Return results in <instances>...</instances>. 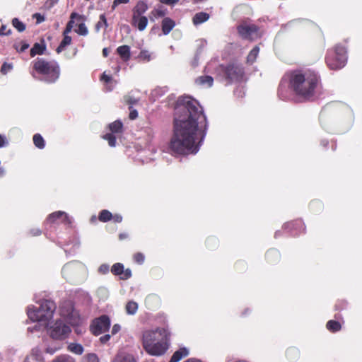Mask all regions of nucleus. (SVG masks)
I'll use <instances>...</instances> for the list:
<instances>
[{
    "label": "nucleus",
    "mask_w": 362,
    "mask_h": 362,
    "mask_svg": "<svg viewBox=\"0 0 362 362\" xmlns=\"http://www.w3.org/2000/svg\"><path fill=\"white\" fill-rule=\"evenodd\" d=\"M112 214L107 209H103V210L100 211L99 213V215H98V220L100 222H103V223L110 221L112 219Z\"/></svg>",
    "instance_id": "nucleus-29"
},
{
    "label": "nucleus",
    "mask_w": 362,
    "mask_h": 362,
    "mask_svg": "<svg viewBox=\"0 0 362 362\" xmlns=\"http://www.w3.org/2000/svg\"><path fill=\"white\" fill-rule=\"evenodd\" d=\"M68 350L76 354L81 355L83 352V347L80 344L71 343L68 346Z\"/></svg>",
    "instance_id": "nucleus-32"
},
{
    "label": "nucleus",
    "mask_w": 362,
    "mask_h": 362,
    "mask_svg": "<svg viewBox=\"0 0 362 362\" xmlns=\"http://www.w3.org/2000/svg\"><path fill=\"white\" fill-rule=\"evenodd\" d=\"M114 362H135L131 356H117Z\"/></svg>",
    "instance_id": "nucleus-43"
},
{
    "label": "nucleus",
    "mask_w": 362,
    "mask_h": 362,
    "mask_svg": "<svg viewBox=\"0 0 362 362\" xmlns=\"http://www.w3.org/2000/svg\"><path fill=\"white\" fill-rule=\"evenodd\" d=\"M130 112L129 115V117L130 119L134 120L138 117V112L135 109H132V107H129Z\"/></svg>",
    "instance_id": "nucleus-51"
},
{
    "label": "nucleus",
    "mask_w": 362,
    "mask_h": 362,
    "mask_svg": "<svg viewBox=\"0 0 362 362\" xmlns=\"http://www.w3.org/2000/svg\"><path fill=\"white\" fill-rule=\"evenodd\" d=\"M13 68V66L11 64H8L6 62H4L1 67V72L3 74H7L10 70H11Z\"/></svg>",
    "instance_id": "nucleus-45"
},
{
    "label": "nucleus",
    "mask_w": 362,
    "mask_h": 362,
    "mask_svg": "<svg viewBox=\"0 0 362 362\" xmlns=\"http://www.w3.org/2000/svg\"><path fill=\"white\" fill-rule=\"evenodd\" d=\"M129 0H114L113 4L112 5V9L115 10V8L121 4H127L129 3Z\"/></svg>",
    "instance_id": "nucleus-52"
},
{
    "label": "nucleus",
    "mask_w": 362,
    "mask_h": 362,
    "mask_svg": "<svg viewBox=\"0 0 362 362\" xmlns=\"http://www.w3.org/2000/svg\"><path fill=\"white\" fill-rule=\"evenodd\" d=\"M46 49V45L45 43L40 44V43H35L33 45V47L31 48L30 51V54L31 57H34L35 55H41L44 53L45 50Z\"/></svg>",
    "instance_id": "nucleus-22"
},
{
    "label": "nucleus",
    "mask_w": 362,
    "mask_h": 362,
    "mask_svg": "<svg viewBox=\"0 0 362 362\" xmlns=\"http://www.w3.org/2000/svg\"><path fill=\"white\" fill-rule=\"evenodd\" d=\"M101 80L104 81L106 83H110L112 81V77L109 75H106L105 74H103L101 76Z\"/></svg>",
    "instance_id": "nucleus-60"
},
{
    "label": "nucleus",
    "mask_w": 362,
    "mask_h": 362,
    "mask_svg": "<svg viewBox=\"0 0 362 362\" xmlns=\"http://www.w3.org/2000/svg\"><path fill=\"white\" fill-rule=\"evenodd\" d=\"M265 258L268 264L274 265L279 262L281 255L277 250L270 249L266 252Z\"/></svg>",
    "instance_id": "nucleus-15"
},
{
    "label": "nucleus",
    "mask_w": 362,
    "mask_h": 362,
    "mask_svg": "<svg viewBox=\"0 0 362 362\" xmlns=\"http://www.w3.org/2000/svg\"><path fill=\"white\" fill-rule=\"evenodd\" d=\"M176 23L174 20L169 17H165L161 21V30L163 34L165 35H168L175 27Z\"/></svg>",
    "instance_id": "nucleus-16"
},
{
    "label": "nucleus",
    "mask_w": 362,
    "mask_h": 362,
    "mask_svg": "<svg viewBox=\"0 0 362 362\" xmlns=\"http://www.w3.org/2000/svg\"><path fill=\"white\" fill-rule=\"evenodd\" d=\"M75 332L77 334H81L82 333H83L85 331L80 327V325L78 326V327H75Z\"/></svg>",
    "instance_id": "nucleus-64"
},
{
    "label": "nucleus",
    "mask_w": 362,
    "mask_h": 362,
    "mask_svg": "<svg viewBox=\"0 0 362 362\" xmlns=\"http://www.w3.org/2000/svg\"><path fill=\"white\" fill-rule=\"evenodd\" d=\"M120 329H121V327L119 325H118V324L114 325L112 328V335L116 334L117 332H119L120 331Z\"/></svg>",
    "instance_id": "nucleus-61"
},
{
    "label": "nucleus",
    "mask_w": 362,
    "mask_h": 362,
    "mask_svg": "<svg viewBox=\"0 0 362 362\" xmlns=\"http://www.w3.org/2000/svg\"><path fill=\"white\" fill-rule=\"evenodd\" d=\"M309 207L310 210H312L313 211L317 212L323 209V204L322 202L319 200H313L312 202H310Z\"/></svg>",
    "instance_id": "nucleus-33"
},
{
    "label": "nucleus",
    "mask_w": 362,
    "mask_h": 362,
    "mask_svg": "<svg viewBox=\"0 0 362 362\" xmlns=\"http://www.w3.org/2000/svg\"><path fill=\"white\" fill-rule=\"evenodd\" d=\"M131 24L132 26L137 28L140 31H143L148 25V18L144 16H138L135 19L132 17Z\"/></svg>",
    "instance_id": "nucleus-18"
},
{
    "label": "nucleus",
    "mask_w": 362,
    "mask_h": 362,
    "mask_svg": "<svg viewBox=\"0 0 362 362\" xmlns=\"http://www.w3.org/2000/svg\"><path fill=\"white\" fill-rule=\"evenodd\" d=\"M111 272L115 276H119L121 280H127L132 277V271L127 268L124 269L123 264L115 263L111 267Z\"/></svg>",
    "instance_id": "nucleus-12"
},
{
    "label": "nucleus",
    "mask_w": 362,
    "mask_h": 362,
    "mask_svg": "<svg viewBox=\"0 0 362 362\" xmlns=\"http://www.w3.org/2000/svg\"><path fill=\"white\" fill-rule=\"evenodd\" d=\"M288 87L304 101H315L322 93L320 75L311 69H297L288 74Z\"/></svg>",
    "instance_id": "nucleus-2"
},
{
    "label": "nucleus",
    "mask_w": 362,
    "mask_h": 362,
    "mask_svg": "<svg viewBox=\"0 0 362 362\" xmlns=\"http://www.w3.org/2000/svg\"><path fill=\"white\" fill-rule=\"evenodd\" d=\"M210 18V15L206 12H199L195 13L192 18L193 24L197 26L204 22H206Z\"/></svg>",
    "instance_id": "nucleus-20"
},
{
    "label": "nucleus",
    "mask_w": 362,
    "mask_h": 362,
    "mask_svg": "<svg viewBox=\"0 0 362 362\" xmlns=\"http://www.w3.org/2000/svg\"><path fill=\"white\" fill-rule=\"evenodd\" d=\"M133 259L136 264H142L145 261V256L141 252H136L133 255Z\"/></svg>",
    "instance_id": "nucleus-39"
},
{
    "label": "nucleus",
    "mask_w": 362,
    "mask_h": 362,
    "mask_svg": "<svg viewBox=\"0 0 362 362\" xmlns=\"http://www.w3.org/2000/svg\"><path fill=\"white\" fill-rule=\"evenodd\" d=\"M70 21L67 23L65 29L63 31V34L69 35V33H71L73 27H74V19L78 18L81 19L82 18V16L75 12L72 13L70 16Z\"/></svg>",
    "instance_id": "nucleus-24"
},
{
    "label": "nucleus",
    "mask_w": 362,
    "mask_h": 362,
    "mask_svg": "<svg viewBox=\"0 0 362 362\" xmlns=\"http://www.w3.org/2000/svg\"><path fill=\"white\" fill-rule=\"evenodd\" d=\"M214 78L210 76H202L196 79V83L200 86H212Z\"/></svg>",
    "instance_id": "nucleus-25"
},
{
    "label": "nucleus",
    "mask_w": 362,
    "mask_h": 362,
    "mask_svg": "<svg viewBox=\"0 0 362 362\" xmlns=\"http://www.w3.org/2000/svg\"><path fill=\"white\" fill-rule=\"evenodd\" d=\"M206 244L209 247H214L218 245V241L215 238H209L206 240Z\"/></svg>",
    "instance_id": "nucleus-46"
},
{
    "label": "nucleus",
    "mask_w": 362,
    "mask_h": 362,
    "mask_svg": "<svg viewBox=\"0 0 362 362\" xmlns=\"http://www.w3.org/2000/svg\"><path fill=\"white\" fill-rule=\"evenodd\" d=\"M63 40L60 42L59 45L57 47L56 52L59 54L63 50H64L65 47L69 45H71L72 39L71 37L69 35L63 34Z\"/></svg>",
    "instance_id": "nucleus-26"
},
{
    "label": "nucleus",
    "mask_w": 362,
    "mask_h": 362,
    "mask_svg": "<svg viewBox=\"0 0 362 362\" xmlns=\"http://www.w3.org/2000/svg\"><path fill=\"white\" fill-rule=\"evenodd\" d=\"M57 308L53 300H44L37 309L28 308V315L33 321H46L52 317Z\"/></svg>",
    "instance_id": "nucleus-6"
},
{
    "label": "nucleus",
    "mask_w": 362,
    "mask_h": 362,
    "mask_svg": "<svg viewBox=\"0 0 362 362\" xmlns=\"http://www.w3.org/2000/svg\"><path fill=\"white\" fill-rule=\"evenodd\" d=\"M206 117L199 103L190 97L178 98L175 107L170 151L177 155L197 153L206 134Z\"/></svg>",
    "instance_id": "nucleus-1"
},
{
    "label": "nucleus",
    "mask_w": 362,
    "mask_h": 362,
    "mask_svg": "<svg viewBox=\"0 0 362 362\" xmlns=\"http://www.w3.org/2000/svg\"><path fill=\"white\" fill-rule=\"evenodd\" d=\"M29 47V44L25 42H21V47H18V46L15 45V48L17 52H23Z\"/></svg>",
    "instance_id": "nucleus-48"
},
{
    "label": "nucleus",
    "mask_w": 362,
    "mask_h": 362,
    "mask_svg": "<svg viewBox=\"0 0 362 362\" xmlns=\"http://www.w3.org/2000/svg\"><path fill=\"white\" fill-rule=\"evenodd\" d=\"M338 320H330L326 323V328L332 333H335L341 329V323L344 322L341 315L335 316Z\"/></svg>",
    "instance_id": "nucleus-14"
},
{
    "label": "nucleus",
    "mask_w": 362,
    "mask_h": 362,
    "mask_svg": "<svg viewBox=\"0 0 362 362\" xmlns=\"http://www.w3.org/2000/svg\"><path fill=\"white\" fill-rule=\"evenodd\" d=\"M11 33V30L8 29L6 25H2L0 28V36L1 35H9Z\"/></svg>",
    "instance_id": "nucleus-49"
},
{
    "label": "nucleus",
    "mask_w": 362,
    "mask_h": 362,
    "mask_svg": "<svg viewBox=\"0 0 362 362\" xmlns=\"http://www.w3.org/2000/svg\"><path fill=\"white\" fill-rule=\"evenodd\" d=\"M87 362H99V359L95 354H89L87 356Z\"/></svg>",
    "instance_id": "nucleus-50"
},
{
    "label": "nucleus",
    "mask_w": 362,
    "mask_h": 362,
    "mask_svg": "<svg viewBox=\"0 0 362 362\" xmlns=\"http://www.w3.org/2000/svg\"><path fill=\"white\" fill-rule=\"evenodd\" d=\"M62 215H63V211H58L53 212L49 215L47 221L50 223H55L57 220H61Z\"/></svg>",
    "instance_id": "nucleus-35"
},
{
    "label": "nucleus",
    "mask_w": 362,
    "mask_h": 362,
    "mask_svg": "<svg viewBox=\"0 0 362 362\" xmlns=\"http://www.w3.org/2000/svg\"><path fill=\"white\" fill-rule=\"evenodd\" d=\"M114 223H121L123 220L122 216L119 214H112V219Z\"/></svg>",
    "instance_id": "nucleus-53"
},
{
    "label": "nucleus",
    "mask_w": 362,
    "mask_h": 362,
    "mask_svg": "<svg viewBox=\"0 0 362 362\" xmlns=\"http://www.w3.org/2000/svg\"><path fill=\"white\" fill-rule=\"evenodd\" d=\"M108 129L112 134H119L123 132V124L120 120H115L108 125Z\"/></svg>",
    "instance_id": "nucleus-23"
},
{
    "label": "nucleus",
    "mask_w": 362,
    "mask_h": 362,
    "mask_svg": "<svg viewBox=\"0 0 362 362\" xmlns=\"http://www.w3.org/2000/svg\"><path fill=\"white\" fill-rule=\"evenodd\" d=\"M109 271V267L108 265L107 264H102L100 267H99V272L101 273V274H106Z\"/></svg>",
    "instance_id": "nucleus-57"
},
{
    "label": "nucleus",
    "mask_w": 362,
    "mask_h": 362,
    "mask_svg": "<svg viewBox=\"0 0 362 362\" xmlns=\"http://www.w3.org/2000/svg\"><path fill=\"white\" fill-rule=\"evenodd\" d=\"M347 307V302L345 300H338L335 305H334V309L337 311H341L344 309H346Z\"/></svg>",
    "instance_id": "nucleus-37"
},
{
    "label": "nucleus",
    "mask_w": 362,
    "mask_h": 362,
    "mask_svg": "<svg viewBox=\"0 0 362 362\" xmlns=\"http://www.w3.org/2000/svg\"><path fill=\"white\" fill-rule=\"evenodd\" d=\"M76 33H77L80 35L85 36L88 35V30L85 25V23H81L78 25V28L75 30Z\"/></svg>",
    "instance_id": "nucleus-40"
},
{
    "label": "nucleus",
    "mask_w": 362,
    "mask_h": 362,
    "mask_svg": "<svg viewBox=\"0 0 362 362\" xmlns=\"http://www.w3.org/2000/svg\"><path fill=\"white\" fill-rule=\"evenodd\" d=\"M137 310L138 304L136 302L130 300L126 304L125 310L128 315H134Z\"/></svg>",
    "instance_id": "nucleus-30"
},
{
    "label": "nucleus",
    "mask_w": 362,
    "mask_h": 362,
    "mask_svg": "<svg viewBox=\"0 0 362 362\" xmlns=\"http://www.w3.org/2000/svg\"><path fill=\"white\" fill-rule=\"evenodd\" d=\"M116 52L124 62H128L131 58L130 47L128 45L119 46Z\"/></svg>",
    "instance_id": "nucleus-19"
},
{
    "label": "nucleus",
    "mask_w": 362,
    "mask_h": 362,
    "mask_svg": "<svg viewBox=\"0 0 362 362\" xmlns=\"http://www.w3.org/2000/svg\"><path fill=\"white\" fill-rule=\"evenodd\" d=\"M61 315L72 327H78L82 323L79 313L74 309L71 303H67L61 308Z\"/></svg>",
    "instance_id": "nucleus-9"
},
{
    "label": "nucleus",
    "mask_w": 362,
    "mask_h": 362,
    "mask_svg": "<svg viewBox=\"0 0 362 362\" xmlns=\"http://www.w3.org/2000/svg\"><path fill=\"white\" fill-rule=\"evenodd\" d=\"M30 73L33 76H35L36 73L42 76L45 81L53 83L59 78L60 70L56 62L37 57L32 62V71Z\"/></svg>",
    "instance_id": "nucleus-4"
},
{
    "label": "nucleus",
    "mask_w": 362,
    "mask_h": 362,
    "mask_svg": "<svg viewBox=\"0 0 362 362\" xmlns=\"http://www.w3.org/2000/svg\"><path fill=\"white\" fill-rule=\"evenodd\" d=\"M180 0H159V1L163 4H166L168 6H174L177 4Z\"/></svg>",
    "instance_id": "nucleus-55"
},
{
    "label": "nucleus",
    "mask_w": 362,
    "mask_h": 362,
    "mask_svg": "<svg viewBox=\"0 0 362 362\" xmlns=\"http://www.w3.org/2000/svg\"><path fill=\"white\" fill-rule=\"evenodd\" d=\"M189 354L188 350L183 347L174 352L169 362H179L182 358Z\"/></svg>",
    "instance_id": "nucleus-21"
},
{
    "label": "nucleus",
    "mask_w": 362,
    "mask_h": 362,
    "mask_svg": "<svg viewBox=\"0 0 362 362\" xmlns=\"http://www.w3.org/2000/svg\"><path fill=\"white\" fill-rule=\"evenodd\" d=\"M59 349L58 347H47L45 352L49 354H54Z\"/></svg>",
    "instance_id": "nucleus-62"
},
{
    "label": "nucleus",
    "mask_w": 362,
    "mask_h": 362,
    "mask_svg": "<svg viewBox=\"0 0 362 362\" xmlns=\"http://www.w3.org/2000/svg\"><path fill=\"white\" fill-rule=\"evenodd\" d=\"M52 362H74L73 358L67 355L57 356Z\"/></svg>",
    "instance_id": "nucleus-42"
},
{
    "label": "nucleus",
    "mask_w": 362,
    "mask_h": 362,
    "mask_svg": "<svg viewBox=\"0 0 362 362\" xmlns=\"http://www.w3.org/2000/svg\"><path fill=\"white\" fill-rule=\"evenodd\" d=\"M336 106L334 105H327L323 109V112H331L335 110Z\"/></svg>",
    "instance_id": "nucleus-56"
},
{
    "label": "nucleus",
    "mask_w": 362,
    "mask_h": 362,
    "mask_svg": "<svg viewBox=\"0 0 362 362\" xmlns=\"http://www.w3.org/2000/svg\"><path fill=\"white\" fill-rule=\"evenodd\" d=\"M237 31L243 39L252 41L254 40V36H257L259 27L255 24L242 22L237 26Z\"/></svg>",
    "instance_id": "nucleus-10"
},
{
    "label": "nucleus",
    "mask_w": 362,
    "mask_h": 362,
    "mask_svg": "<svg viewBox=\"0 0 362 362\" xmlns=\"http://www.w3.org/2000/svg\"><path fill=\"white\" fill-rule=\"evenodd\" d=\"M33 18L36 19L37 23H40L45 21V17L39 13H34Z\"/></svg>",
    "instance_id": "nucleus-54"
},
{
    "label": "nucleus",
    "mask_w": 362,
    "mask_h": 362,
    "mask_svg": "<svg viewBox=\"0 0 362 362\" xmlns=\"http://www.w3.org/2000/svg\"><path fill=\"white\" fill-rule=\"evenodd\" d=\"M103 139L107 141L108 144L111 147H114L116 145V137L114 135V134L112 133H107L103 136Z\"/></svg>",
    "instance_id": "nucleus-36"
},
{
    "label": "nucleus",
    "mask_w": 362,
    "mask_h": 362,
    "mask_svg": "<svg viewBox=\"0 0 362 362\" xmlns=\"http://www.w3.org/2000/svg\"><path fill=\"white\" fill-rule=\"evenodd\" d=\"M103 25L106 28L108 26L107 19L105 14L100 16V21L96 24V29L99 30Z\"/></svg>",
    "instance_id": "nucleus-41"
},
{
    "label": "nucleus",
    "mask_w": 362,
    "mask_h": 362,
    "mask_svg": "<svg viewBox=\"0 0 362 362\" xmlns=\"http://www.w3.org/2000/svg\"><path fill=\"white\" fill-rule=\"evenodd\" d=\"M170 337V332L165 327L146 330L142 334L143 348L151 356H162L169 349Z\"/></svg>",
    "instance_id": "nucleus-3"
},
{
    "label": "nucleus",
    "mask_w": 362,
    "mask_h": 362,
    "mask_svg": "<svg viewBox=\"0 0 362 362\" xmlns=\"http://www.w3.org/2000/svg\"><path fill=\"white\" fill-rule=\"evenodd\" d=\"M136 59L139 62H148L151 60V53L148 50L142 49L139 52Z\"/></svg>",
    "instance_id": "nucleus-28"
},
{
    "label": "nucleus",
    "mask_w": 362,
    "mask_h": 362,
    "mask_svg": "<svg viewBox=\"0 0 362 362\" xmlns=\"http://www.w3.org/2000/svg\"><path fill=\"white\" fill-rule=\"evenodd\" d=\"M110 319L107 315H103L93 319L90 325L89 329L94 336H98L107 332L110 327Z\"/></svg>",
    "instance_id": "nucleus-7"
},
{
    "label": "nucleus",
    "mask_w": 362,
    "mask_h": 362,
    "mask_svg": "<svg viewBox=\"0 0 362 362\" xmlns=\"http://www.w3.org/2000/svg\"><path fill=\"white\" fill-rule=\"evenodd\" d=\"M71 329L62 320H57L49 328V335L52 339L62 340L68 337Z\"/></svg>",
    "instance_id": "nucleus-8"
},
{
    "label": "nucleus",
    "mask_w": 362,
    "mask_h": 362,
    "mask_svg": "<svg viewBox=\"0 0 362 362\" xmlns=\"http://www.w3.org/2000/svg\"><path fill=\"white\" fill-rule=\"evenodd\" d=\"M61 220L60 221L64 223V224H66V225H71V220L70 218V217L69 216V215L64 212L63 211V215H62L61 216Z\"/></svg>",
    "instance_id": "nucleus-47"
},
{
    "label": "nucleus",
    "mask_w": 362,
    "mask_h": 362,
    "mask_svg": "<svg viewBox=\"0 0 362 362\" xmlns=\"http://www.w3.org/2000/svg\"><path fill=\"white\" fill-rule=\"evenodd\" d=\"M7 144L4 136L0 134V148L4 147Z\"/></svg>",
    "instance_id": "nucleus-63"
},
{
    "label": "nucleus",
    "mask_w": 362,
    "mask_h": 362,
    "mask_svg": "<svg viewBox=\"0 0 362 362\" xmlns=\"http://www.w3.org/2000/svg\"><path fill=\"white\" fill-rule=\"evenodd\" d=\"M31 357L35 361H40L42 358L41 351L38 348L32 349L29 358Z\"/></svg>",
    "instance_id": "nucleus-38"
},
{
    "label": "nucleus",
    "mask_w": 362,
    "mask_h": 362,
    "mask_svg": "<svg viewBox=\"0 0 362 362\" xmlns=\"http://www.w3.org/2000/svg\"><path fill=\"white\" fill-rule=\"evenodd\" d=\"M259 52V47L255 46L248 54V55L247 57V59H246L247 63L249 64H253L255 62Z\"/></svg>",
    "instance_id": "nucleus-27"
},
{
    "label": "nucleus",
    "mask_w": 362,
    "mask_h": 362,
    "mask_svg": "<svg viewBox=\"0 0 362 362\" xmlns=\"http://www.w3.org/2000/svg\"><path fill=\"white\" fill-rule=\"evenodd\" d=\"M151 13L156 18H165V16L166 15V11L163 9H154L153 11H152Z\"/></svg>",
    "instance_id": "nucleus-44"
},
{
    "label": "nucleus",
    "mask_w": 362,
    "mask_h": 362,
    "mask_svg": "<svg viewBox=\"0 0 362 362\" xmlns=\"http://www.w3.org/2000/svg\"><path fill=\"white\" fill-rule=\"evenodd\" d=\"M346 49L341 44H337L327 51L325 63L329 69L332 70L341 69L346 65Z\"/></svg>",
    "instance_id": "nucleus-5"
},
{
    "label": "nucleus",
    "mask_w": 362,
    "mask_h": 362,
    "mask_svg": "<svg viewBox=\"0 0 362 362\" xmlns=\"http://www.w3.org/2000/svg\"><path fill=\"white\" fill-rule=\"evenodd\" d=\"M110 337H111L110 334H105V335L100 337L99 340L101 344H105L110 340Z\"/></svg>",
    "instance_id": "nucleus-59"
},
{
    "label": "nucleus",
    "mask_w": 362,
    "mask_h": 362,
    "mask_svg": "<svg viewBox=\"0 0 362 362\" xmlns=\"http://www.w3.org/2000/svg\"><path fill=\"white\" fill-rule=\"evenodd\" d=\"M33 143H34L35 146L37 148H38L40 149H42L45 148V140H44L43 137L40 134H35L33 136Z\"/></svg>",
    "instance_id": "nucleus-31"
},
{
    "label": "nucleus",
    "mask_w": 362,
    "mask_h": 362,
    "mask_svg": "<svg viewBox=\"0 0 362 362\" xmlns=\"http://www.w3.org/2000/svg\"><path fill=\"white\" fill-rule=\"evenodd\" d=\"M12 25L18 31V32H23L26 26L25 25L21 22L18 18H14L12 20Z\"/></svg>",
    "instance_id": "nucleus-34"
},
{
    "label": "nucleus",
    "mask_w": 362,
    "mask_h": 362,
    "mask_svg": "<svg viewBox=\"0 0 362 362\" xmlns=\"http://www.w3.org/2000/svg\"><path fill=\"white\" fill-rule=\"evenodd\" d=\"M29 233L31 236H38L41 235L42 231L38 228H35L30 230Z\"/></svg>",
    "instance_id": "nucleus-58"
},
{
    "label": "nucleus",
    "mask_w": 362,
    "mask_h": 362,
    "mask_svg": "<svg viewBox=\"0 0 362 362\" xmlns=\"http://www.w3.org/2000/svg\"><path fill=\"white\" fill-rule=\"evenodd\" d=\"M284 226L286 229L293 231L294 235L305 233V226L302 219H296L287 222Z\"/></svg>",
    "instance_id": "nucleus-13"
},
{
    "label": "nucleus",
    "mask_w": 362,
    "mask_h": 362,
    "mask_svg": "<svg viewBox=\"0 0 362 362\" xmlns=\"http://www.w3.org/2000/svg\"><path fill=\"white\" fill-rule=\"evenodd\" d=\"M226 78L230 81H240L245 74L242 66L234 63L228 64L223 69Z\"/></svg>",
    "instance_id": "nucleus-11"
},
{
    "label": "nucleus",
    "mask_w": 362,
    "mask_h": 362,
    "mask_svg": "<svg viewBox=\"0 0 362 362\" xmlns=\"http://www.w3.org/2000/svg\"><path fill=\"white\" fill-rule=\"evenodd\" d=\"M148 8V6L144 1H139L132 9V17L135 19L138 16H142Z\"/></svg>",
    "instance_id": "nucleus-17"
}]
</instances>
